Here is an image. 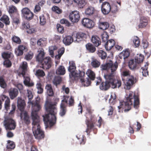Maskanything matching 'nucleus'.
Listing matches in <instances>:
<instances>
[{
	"mask_svg": "<svg viewBox=\"0 0 151 151\" xmlns=\"http://www.w3.org/2000/svg\"><path fill=\"white\" fill-rule=\"evenodd\" d=\"M122 75L125 76H128V79L127 80L125 88L127 89H129L136 82V80L134 77L130 75V72L128 70H125L122 73Z\"/></svg>",
	"mask_w": 151,
	"mask_h": 151,
	"instance_id": "1a4fd4ad",
	"label": "nucleus"
},
{
	"mask_svg": "<svg viewBox=\"0 0 151 151\" xmlns=\"http://www.w3.org/2000/svg\"><path fill=\"white\" fill-rule=\"evenodd\" d=\"M32 131L36 139L40 140L45 137L44 132L41 129L39 123H32Z\"/></svg>",
	"mask_w": 151,
	"mask_h": 151,
	"instance_id": "0eeeda50",
	"label": "nucleus"
},
{
	"mask_svg": "<svg viewBox=\"0 0 151 151\" xmlns=\"http://www.w3.org/2000/svg\"><path fill=\"white\" fill-rule=\"evenodd\" d=\"M80 135L79 137H80ZM77 137L78 139L79 140L80 145H83L85 144L86 141V138L84 135H82L81 137H80L79 138H78V136H77Z\"/></svg>",
	"mask_w": 151,
	"mask_h": 151,
	"instance_id": "49530a36",
	"label": "nucleus"
},
{
	"mask_svg": "<svg viewBox=\"0 0 151 151\" xmlns=\"http://www.w3.org/2000/svg\"><path fill=\"white\" fill-rule=\"evenodd\" d=\"M147 24V20L146 18L142 17L141 18L140 22L138 25L139 28H142L145 27Z\"/></svg>",
	"mask_w": 151,
	"mask_h": 151,
	"instance_id": "a878e982",
	"label": "nucleus"
},
{
	"mask_svg": "<svg viewBox=\"0 0 151 151\" xmlns=\"http://www.w3.org/2000/svg\"><path fill=\"white\" fill-rule=\"evenodd\" d=\"M133 43L136 47H138L140 45V42L138 38L137 37H134L133 40Z\"/></svg>",
	"mask_w": 151,
	"mask_h": 151,
	"instance_id": "603ef678",
	"label": "nucleus"
},
{
	"mask_svg": "<svg viewBox=\"0 0 151 151\" xmlns=\"http://www.w3.org/2000/svg\"><path fill=\"white\" fill-rule=\"evenodd\" d=\"M26 49V47L23 45H19L15 50V53L17 56L22 55L23 54V51Z\"/></svg>",
	"mask_w": 151,
	"mask_h": 151,
	"instance_id": "dca6fc26",
	"label": "nucleus"
},
{
	"mask_svg": "<svg viewBox=\"0 0 151 151\" xmlns=\"http://www.w3.org/2000/svg\"><path fill=\"white\" fill-rule=\"evenodd\" d=\"M9 96L12 99L16 97L18 93L17 89L14 88L11 89L9 91Z\"/></svg>",
	"mask_w": 151,
	"mask_h": 151,
	"instance_id": "aec40b11",
	"label": "nucleus"
},
{
	"mask_svg": "<svg viewBox=\"0 0 151 151\" xmlns=\"http://www.w3.org/2000/svg\"><path fill=\"white\" fill-rule=\"evenodd\" d=\"M94 11V9L93 7L89 6L86 9L85 13L86 15H92Z\"/></svg>",
	"mask_w": 151,
	"mask_h": 151,
	"instance_id": "c9c22d12",
	"label": "nucleus"
},
{
	"mask_svg": "<svg viewBox=\"0 0 151 151\" xmlns=\"http://www.w3.org/2000/svg\"><path fill=\"white\" fill-rule=\"evenodd\" d=\"M92 66L94 68H97L99 67L100 65V62L97 60L94 59H93L91 62Z\"/></svg>",
	"mask_w": 151,
	"mask_h": 151,
	"instance_id": "a18cd8bd",
	"label": "nucleus"
},
{
	"mask_svg": "<svg viewBox=\"0 0 151 151\" xmlns=\"http://www.w3.org/2000/svg\"><path fill=\"white\" fill-rule=\"evenodd\" d=\"M86 74L90 79L93 80L95 78V74L94 72L90 69L88 70L86 72Z\"/></svg>",
	"mask_w": 151,
	"mask_h": 151,
	"instance_id": "473e14b6",
	"label": "nucleus"
},
{
	"mask_svg": "<svg viewBox=\"0 0 151 151\" xmlns=\"http://www.w3.org/2000/svg\"><path fill=\"white\" fill-rule=\"evenodd\" d=\"M69 66L68 70L69 72H73L75 71L76 69L75 64L73 61L69 62Z\"/></svg>",
	"mask_w": 151,
	"mask_h": 151,
	"instance_id": "e433bc0d",
	"label": "nucleus"
},
{
	"mask_svg": "<svg viewBox=\"0 0 151 151\" xmlns=\"http://www.w3.org/2000/svg\"><path fill=\"white\" fill-rule=\"evenodd\" d=\"M41 63L43 66L42 68L44 69H49L51 66L52 60L49 57H47L44 58Z\"/></svg>",
	"mask_w": 151,
	"mask_h": 151,
	"instance_id": "f8f14e48",
	"label": "nucleus"
},
{
	"mask_svg": "<svg viewBox=\"0 0 151 151\" xmlns=\"http://www.w3.org/2000/svg\"><path fill=\"white\" fill-rule=\"evenodd\" d=\"M74 41L72 37L70 36H66L64 38L63 40V43L67 45L70 44Z\"/></svg>",
	"mask_w": 151,
	"mask_h": 151,
	"instance_id": "4be33fe9",
	"label": "nucleus"
},
{
	"mask_svg": "<svg viewBox=\"0 0 151 151\" xmlns=\"http://www.w3.org/2000/svg\"><path fill=\"white\" fill-rule=\"evenodd\" d=\"M97 54L102 59H105L106 58L107 56L106 53L102 50H99L98 51Z\"/></svg>",
	"mask_w": 151,
	"mask_h": 151,
	"instance_id": "c03bdc74",
	"label": "nucleus"
},
{
	"mask_svg": "<svg viewBox=\"0 0 151 151\" xmlns=\"http://www.w3.org/2000/svg\"><path fill=\"white\" fill-rule=\"evenodd\" d=\"M4 122L5 123H15V122L12 118L7 116L4 117Z\"/></svg>",
	"mask_w": 151,
	"mask_h": 151,
	"instance_id": "864d4df0",
	"label": "nucleus"
},
{
	"mask_svg": "<svg viewBox=\"0 0 151 151\" xmlns=\"http://www.w3.org/2000/svg\"><path fill=\"white\" fill-rule=\"evenodd\" d=\"M32 131L36 139L40 140L45 137L44 132L41 129L39 123H32Z\"/></svg>",
	"mask_w": 151,
	"mask_h": 151,
	"instance_id": "423d86ee",
	"label": "nucleus"
},
{
	"mask_svg": "<svg viewBox=\"0 0 151 151\" xmlns=\"http://www.w3.org/2000/svg\"><path fill=\"white\" fill-rule=\"evenodd\" d=\"M22 28L23 29L27 30L30 28L29 23L27 22H24L22 23Z\"/></svg>",
	"mask_w": 151,
	"mask_h": 151,
	"instance_id": "6e6d98bb",
	"label": "nucleus"
},
{
	"mask_svg": "<svg viewBox=\"0 0 151 151\" xmlns=\"http://www.w3.org/2000/svg\"><path fill=\"white\" fill-rule=\"evenodd\" d=\"M12 106V109L10 111V112L9 113V114L10 115H12L14 114L15 111V110L16 109V106L14 104H13L11 106Z\"/></svg>",
	"mask_w": 151,
	"mask_h": 151,
	"instance_id": "052dcab7",
	"label": "nucleus"
},
{
	"mask_svg": "<svg viewBox=\"0 0 151 151\" xmlns=\"http://www.w3.org/2000/svg\"><path fill=\"white\" fill-rule=\"evenodd\" d=\"M78 34L77 33L75 36V38H74V41L75 42H79L81 41L82 39L81 37L78 36Z\"/></svg>",
	"mask_w": 151,
	"mask_h": 151,
	"instance_id": "338daca9",
	"label": "nucleus"
},
{
	"mask_svg": "<svg viewBox=\"0 0 151 151\" xmlns=\"http://www.w3.org/2000/svg\"><path fill=\"white\" fill-rule=\"evenodd\" d=\"M129 53L128 49H126L125 50L123 51L119 55V58L121 59H125L127 58L129 56Z\"/></svg>",
	"mask_w": 151,
	"mask_h": 151,
	"instance_id": "393cba45",
	"label": "nucleus"
},
{
	"mask_svg": "<svg viewBox=\"0 0 151 151\" xmlns=\"http://www.w3.org/2000/svg\"><path fill=\"white\" fill-rule=\"evenodd\" d=\"M28 66L27 63L26 62H23L20 65L19 70L21 71V74L26 73L27 71Z\"/></svg>",
	"mask_w": 151,
	"mask_h": 151,
	"instance_id": "5701e85b",
	"label": "nucleus"
},
{
	"mask_svg": "<svg viewBox=\"0 0 151 151\" xmlns=\"http://www.w3.org/2000/svg\"><path fill=\"white\" fill-rule=\"evenodd\" d=\"M101 37L102 41L104 42H105L106 41H107L109 37V35L107 32H104L101 35Z\"/></svg>",
	"mask_w": 151,
	"mask_h": 151,
	"instance_id": "37998d69",
	"label": "nucleus"
},
{
	"mask_svg": "<svg viewBox=\"0 0 151 151\" xmlns=\"http://www.w3.org/2000/svg\"><path fill=\"white\" fill-rule=\"evenodd\" d=\"M17 11L16 7L13 6L11 5L9 6L8 8V12L10 14H12L13 13L16 12Z\"/></svg>",
	"mask_w": 151,
	"mask_h": 151,
	"instance_id": "de8ad7c7",
	"label": "nucleus"
},
{
	"mask_svg": "<svg viewBox=\"0 0 151 151\" xmlns=\"http://www.w3.org/2000/svg\"><path fill=\"white\" fill-rule=\"evenodd\" d=\"M45 41V39L40 38L37 41V44L39 46H41L43 44H44Z\"/></svg>",
	"mask_w": 151,
	"mask_h": 151,
	"instance_id": "bf43d9fd",
	"label": "nucleus"
},
{
	"mask_svg": "<svg viewBox=\"0 0 151 151\" xmlns=\"http://www.w3.org/2000/svg\"><path fill=\"white\" fill-rule=\"evenodd\" d=\"M69 99V104L70 106L72 105L73 103V99L71 97L66 96H65L64 99L62 100V102L60 105V115L61 116H64L66 112V108L65 104L63 102H65L67 103Z\"/></svg>",
	"mask_w": 151,
	"mask_h": 151,
	"instance_id": "6e6552de",
	"label": "nucleus"
},
{
	"mask_svg": "<svg viewBox=\"0 0 151 151\" xmlns=\"http://www.w3.org/2000/svg\"><path fill=\"white\" fill-rule=\"evenodd\" d=\"M45 107L46 111L49 113L48 114L43 116L45 123H55L56 118L55 114L57 112L55 105L46 101Z\"/></svg>",
	"mask_w": 151,
	"mask_h": 151,
	"instance_id": "f03ea898",
	"label": "nucleus"
},
{
	"mask_svg": "<svg viewBox=\"0 0 151 151\" xmlns=\"http://www.w3.org/2000/svg\"><path fill=\"white\" fill-rule=\"evenodd\" d=\"M1 99L5 101L4 107L5 109L8 111L10 107V100L9 98L7 96L4 95L1 96Z\"/></svg>",
	"mask_w": 151,
	"mask_h": 151,
	"instance_id": "4468645a",
	"label": "nucleus"
},
{
	"mask_svg": "<svg viewBox=\"0 0 151 151\" xmlns=\"http://www.w3.org/2000/svg\"><path fill=\"white\" fill-rule=\"evenodd\" d=\"M6 147L7 149L9 150L13 149L15 147L14 142L13 141L8 140Z\"/></svg>",
	"mask_w": 151,
	"mask_h": 151,
	"instance_id": "f704fd0d",
	"label": "nucleus"
},
{
	"mask_svg": "<svg viewBox=\"0 0 151 151\" xmlns=\"http://www.w3.org/2000/svg\"><path fill=\"white\" fill-rule=\"evenodd\" d=\"M33 56V53L31 52H28L27 54L26 55L25 59L27 60L31 59Z\"/></svg>",
	"mask_w": 151,
	"mask_h": 151,
	"instance_id": "5fc2aeb1",
	"label": "nucleus"
},
{
	"mask_svg": "<svg viewBox=\"0 0 151 151\" xmlns=\"http://www.w3.org/2000/svg\"><path fill=\"white\" fill-rule=\"evenodd\" d=\"M91 41L96 46H99L101 43L100 38L97 36H93L91 38Z\"/></svg>",
	"mask_w": 151,
	"mask_h": 151,
	"instance_id": "cd10ccee",
	"label": "nucleus"
},
{
	"mask_svg": "<svg viewBox=\"0 0 151 151\" xmlns=\"http://www.w3.org/2000/svg\"><path fill=\"white\" fill-rule=\"evenodd\" d=\"M12 41L17 44H20L21 43V41L20 38L16 36H14L12 38Z\"/></svg>",
	"mask_w": 151,
	"mask_h": 151,
	"instance_id": "09e8293b",
	"label": "nucleus"
},
{
	"mask_svg": "<svg viewBox=\"0 0 151 151\" xmlns=\"http://www.w3.org/2000/svg\"><path fill=\"white\" fill-rule=\"evenodd\" d=\"M30 102L32 104V107L31 116L33 121L32 123H39L40 121L36 112L40 110L41 109V105L38 101H36L34 103L31 102Z\"/></svg>",
	"mask_w": 151,
	"mask_h": 151,
	"instance_id": "39448f33",
	"label": "nucleus"
},
{
	"mask_svg": "<svg viewBox=\"0 0 151 151\" xmlns=\"http://www.w3.org/2000/svg\"><path fill=\"white\" fill-rule=\"evenodd\" d=\"M11 55V54L8 52H4L2 54V57L4 59H8L10 57Z\"/></svg>",
	"mask_w": 151,
	"mask_h": 151,
	"instance_id": "4d7b16f0",
	"label": "nucleus"
},
{
	"mask_svg": "<svg viewBox=\"0 0 151 151\" xmlns=\"http://www.w3.org/2000/svg\"><path fill=\"white\" fill-rule=\"evenodd\" d=\"M86 47L87 50L91 52H93L96 50L95 47L91 43L86 44Z\"/></svg>",
	"mask_w": 151,
	"mask_h": 151,
	"instance_id": "72a5a7b5",
	"label": "nucleus"
},
{
	"mask_svg": "<svg viewBox=\"0 0 151 151\" xmlns=\"http://www.w3.org/2000/svg\"><path fill=\"white\" fill-rule=\"evenodd\" d=\"M57 29L58 32L60 33H63L64 32L63 27L60 24L57 25Z\"/></svg>",
	"mask_w": 151,
	"mask_h": 151,
	"instance_id": "774afa93",
	"label": "nucleus"
},
{
	"mask_svg": "<svg viewBox=\"0 0 151 151\" xmlns=\"http://www.w3.org/2000/svg\"><path fill=\"white\" fill-rule=\"evenodd\" d=\"M69 17L72 22H77L80 18L79 12L77 11H73L70 13Z\"/></svg>",
	"mask_w": 151,
	"mask_h": 151,
	"instance_id": "9b49d317",
	"label": "nucleus"
},
{
	"mask_svg": "<svg viewBox=\"0 0 151 151\" xmlns=\"http://www.w3.org/2000/svg\"><path fill=\"white\" fill-rule=\"evenodd\" d=\"M83 24L88 28H92L94 26V23L91 20L88 18H84L82 21Z\"/></svg>",
	"mask_w": 151,
	"mask_h": 151,
	"instance_id": "2eb2a0df",
	"label": "nucleus"
},
{
	"mask_svg": "<svg viewBox=\"0 0 151 151\" xmlns=\"http://www.w3.org/2000/svg\"><path fill=\"white\" fill-rule=\"evenodd\" d=\"M40 23L41 25H44L46 23V20L45 16L42 15L40 17Z\"/></svg>",
	"mask_w": 151,
	"mask_h": 151,
	"instance_id": "8fccbe9b",
	"label": "nucleus"
},
{
	"mask_svg": "<svg viewBox=\"0 0 151 151\" xmlns=\"http://www.w3.org/2000/svg\"><path fill=\"white\" fill-rule=\"evenodd\" d=\"M38 54L36 56V60L40 63H41L44 59L45 55L44 50L42 49H39L38 50Z\"/></svg>",
	"mask_w": 151,
	"mask_h": 151,
	"instance_id": "a211bd4d",
	"label": "nucleus"
},
{
	"mask_svg": "<svg viewBox=\"0 0 151 151\" xmlns=\"http://www.w3.org/2000/svg\"><path fill=\"white\" fill-rule=\"evenodd\" d=\"M55 123H45V129H50Z\"/></svg>",
	"mask_w": 151,
	"mask_h": 151,
	"instance_id": "0e129e2a",
	"label": "nucleus"
},
{
	"mask_svg": "<svg viewBox=\"0 0 151 151\" xmlns=\"http://www.w3.org/2000/svg\"><path fill=\"white\" fill-rule=\"evenodd\" d=\"M0 86L3 88H5L6 86L4 76H0Z\"/></svg>",
	"mask_w": 151,
	"mask_h": 151,
	"instance_id": "58836bf2",
	"label": "nucleus"
},
{
	"mask_svg": "<svg viewBox=\"0 0 151 151\" xmlns=\"http://www.w3.org/2000/svg\"><path fill=\"white\" fill-rule=\"evenodd\" d=\"M96 123H86L87 128L86 132L88 134H90L92 130L96 131V126L94 125Z\"/></svg>",
	"mask_w": 151,
	"mask_h": 151,
	"instance_id": "6ab92c4d",
	"label": "nucleus"
},
{
	"mask_svg": "<svg viewBox=\"0 0 151 151\" xmlns=\"http://www.w3.org/2000/svg\"><path fill=\"white\" fill-rule=\"evenodd\" d=\"M24 78V84L28 86H33V83L30 82V78L29 76L26 73L24 74H21Z\"/></svg>",
	"mask_w": 151,
	"mask_h": 151,
	"instance_id": "f3484780",
	"label": "nucleus"
},
{
	"mask_svg": "<svg viewBox=\"0 0 151 151\" xmlns=\"http://www.w3.org/2000/svg\"><path fill=\"white\" fill-rule=\"evenodd\" d=\"M109 24L106 22H99L98 23L99 28L102 30H105L107 29L109 27Z\"/></svg>",
	"mask_w": 151,
	"mask_h": 151,
	"instance_id": "b1692460",
	"label": "nucleus"
},
{
	"mask_svg": "<svg viewBox=\"0 0 151 151\" xmlns=\"http://www.w3.org/2000/svg\"><path fill=\"white\" fill-rule=\"evenodd\" d=\"M60 23L62 24H64L66 26H69L70 25V23L66 19H63L61 20L60 21Z\"/></svg>",
	"mask_w": 151,
	"mask_h": 151,
	"instance_id": "680f3d73",
	"label": "nucleus"
},
{
	"mask_svg": "<svg viewBox=\"0 0 151 151\" xmlns=\"http://www.w3.org/2000/svg\"><path fill=\"white\" fill-rule=\"evenodd\" d=\"M35 75L38 76L43 77L45 76V73L42 70H38L36 72Z\"/></svg>",
	"mask_w": 151,
	"mask_h": 151,
	"instance_id": "3c124183",
	"label": "nucleus"
},
{
	"mask_svg": "<svg viewBox=\"0 0 151 151\" xmlns=\"http://www.w3.org/2000/svg\"><path fill=\"white\" fill-rule=\"evenodd\" d=\"M111 10V7L109 3L107 2L103 3L101 6V11L102 13L105 14H108Z\"/></svg>",
	"mask_w": 151,
	"mask_h": 151,
	"instance_id": "ddd939ff",
	"label": "nucleus"
},
{
	"mask_svg": "<svg viewBox=\"0 0 151 151\" xmlns=\"http://www.w3.org/2000/svg\"><path fill=\"white\" fill-rule=\"evenodd\" d=\"M57 47L55 46H52L49 47V51L50 55L52 57L54 56V51L57 50Z\"/></svg>",
	"mask_w": 151,
	"mask_h": 151,
	"instance_id": "4c0bfd02",
	"label": "nucleus"
},
{
	"mask_svg": "<svg viewBox=\"0 0 151 151\" xmlns=\"http://www.w3.org/2000/svg\"><path fill=\"white\" fill-rule=\"evenodd\" d=\"M17 107L21 111V119H23L24 122H30L29 118L27 112L24 110L25 106V104L24 100L18 97L17 101Z\"/></svg>",
	"mask_w": 151,
	"mask_h": 151,
	"instance_id": "20e7f679",
	"label": "nucleus"
},
{
	"mask_svg": "<svg viewBox=\"0 0 151 151\" xmlns=\"http://www.w3.org/2000/svg\"><path fill=\"white\" fill-rule=\"evenodd\" d=\"M22 14L24 17L27 20H30L33 18V14L27 8H24L22 10Z\"/></svg>",
	"mask_w": 151,
	"mask_h": 151,
	"instance_id": "9d476101",
	"label": "nucleus"
},
{
	"mask_svg": "<svg viewBox=\"0 0 151 151\" xmlns=\"http://www.w3.org/2000/svg\"><path fill=\"white\" fill-rule=\"evenodd\" d=\"M137 63L136 61L133 60H130L129 62V68L131 70H133L134 69L137 65Z\"/></svg>",
	"mask_w": 151,
	"mask_h": 151,
	"instance_id": "2f4dec72",
	"label": "nucleus"
},
{
	"mask_svg": "<svg viewBox=\"0 0 151 151\" xmlns=\"http://www.w3.org/2000/svg\"><path fill=\"white\" fill-rule=\"evenodd\" d=\"M52 10L58 14H60L62 12V10L58 6H54L52 8Z\"/></svg>",
	"mask_w": 151,
	"mask_h": 151,
	"instance_id": "13d9d810",
	"label": "nucleus"
},
{
	"mask_svg": "<svg viewBox=\"0 0 151 151\" xmlns=\"http://www.w3.org/2000/svg\"><path fill=\"white\" fill-rule=\"evenodd\" d=\"M0 20L6 24H9V23L10 22L9 18L6 15L3 16L1 18Z\"/></svg>",
	"mask_w": 151,
	"mask_h": 151,
	"instance_id": "a19ab883",
	"label": "nucleus"
},
{
	"mask_svg": "<svg viewBox=\"0 0 151 151\" xmlns=\"http://www.w3.org/2000/svg\"><path fill=\"white\" fill-rule=\"evenodd\" d=\"M148 64L146 63L145 64L144 67H142L141 68L142 70V75L144 76H147L148 75V71L147 70Z\"/></svg>",
	"mask_w": 151,
	"mask_h": 151,
	"instance_id": "c85d7f7f",
	"label": "nucleus"
},
{
	"mask_svg": "<svg viewBox=\"0 0 151 151\" xmlns=\"http://www.w3.org/2000/svg\"><path fill=\"white\" fill-rule=\"evenodd\" d=\"M118 64L116 62L113 63L112 61H110L105 64L102 65L101 68L103 70H110L111 73L105 75L104 76L106 79L105 82L101 83L100 89L102 90H106L110 87L113 88H119L121 85V82L120 80H116L114 78L116 70Z\"/></svg>",
	"mask_w": 151,
	"mask_h": 151,
	"instance_id": "f257e3e1",
	"label": "nucleus"
},
{
	"mask_svg": "<svg viewBox=\"0 0 151 151\" xmlns=\"http://www.w3.org/2000/svg\"><path fill=\"white\" fill-rule=\"evenodd\" d=\"M61 81V77L60 76H58L54 78L52 82L54 84L57 86L58 84L60 83Z\"/></svg>",
	"mask_w": 151,
	"mask_h": 151,
	"instance_id": "79ce46f5",
	"label": "nucleus"
},
{
	"mask_svg": "<svg viewBox=\"0 0 151 151\" xmlns=\"http://www.w3.org/2000/svg\"><path fill=\"white\" fill-rule=\"evenodd\" d=\"M65 72V69L64 66L61 65L56 70V73L58 75H63Z\"/></svg>",
	"mask_w": 151,
	"mask_h": 151,
	"instance_id": "c756f323",
	"label": "nucleus"
},
{
	"mask_svg": "<svg viewBox=\"0 0 151 151\" xmlns=\"http://www.w3.org/2000/svg\"><path fill=\"white\" fill-rule=\"evenodd\" d=\"M6 130L14 129L16 126V123H4Z\"/></svg>",
	"mask_w": 151,
	"mask_h": 151,
	"instance_id": "7c9ffc66",
	"label": "nucleus"
},
{
	"mask_svg": "<svg viewBox=\"0 0 151 151\" xmlns=\"http://www.w3.org/2000/svg\"><path fill=\"white\" fill-rule=\"evenodd\" d=\"M144 57L142 54L137 55L135 59V60L137 63H140L143 61Z\"/></svg>",
	"mask_w": 151,
	"mask_h": 151,
	"instance_id": "ea45409f",
	"label": "nucleus"
},
{
	"mask_svg": "<svg viewBox=\"0 0 151 151\" xmlns=\"http://www.w3.org/2000/svg\"><path fill=\"white\" fill-rule=\"evenodd\" d=\"M80 81L82 83L85 82L87 83L86 84H84V86H88L91 83V81L89 79H87V80H86L85 81L84 79L81 78L80 79Z\"/></svg>",
	"mask_w": 151,
	"mask_h": 151,
	"instance_id": "e2e57ef3",
	"label": "nucleus"
},
{
	"mask_svg": "<svg viewBox=\"0 0 151 151\" xmlns=\"http://www.w3.org/2000/svg\"><path fill=\"white\" fill-rule=\"evenodd\" d=\"M45 89L48 95L49 96H52L54 95V92L52 86L50 84H47L45 86Z\"/></svg>",
	"mask_w": 151,
	"mask_h": 151,
	"instance_id": "bb28decb",
	"label": "nucleus"
},
{
	"mask_svg": "<svg viewBox=\"0 0 151 151\" xmlns=\"http://www.w3.org/2000/svg\"><path fill=\"white\" fill-rule=\"evenodd\" d=\"M27 92L28 98L29 100V101L30 102V101L32 98L33 96L32 94V92L31 91L29 90H27Z\"/></svg>",
	"mask_w": 151,
	"mask_h": 151,
	"instance_id": "69168bd1",
	"label": "nucleus"
},
{
	"mask_svg": "<svg viewBox=\"0 0 151 151\" xmlns=\"http://www.w3.org/2000/svg\"><path fill=\"white\" fill-rule=\"evenodd\" d=\"M115 45V41L111 39L107 41L105 45V47L106 50H109L113 47Z\"/></svg>",
	"mask_w": 151,
	"mask_h": 151,
	"instance_id": "412c9836",
	"label": "nucleus"
},
{
	"mask_svg": "<svg viewBox=\"0 0 151 151\" xmlns=\"http://www.w3.org/2000/svg\"><path fill=\"white\" fill-rule=\"evenodd\" d=\"M124 104L125 107H127L128 109H125L124 111H128L130 110L131 106H132L133 104V106L134 108H137V106L139 104V99L137 96H136L135 94L132 92H130L129 94L127 95L126 97V101L124 102L121 103L118 106L119 109L122 108L123 104Z\"/></svg>",
	"mask_w": 151,
	"mask_h": 151,
	"instance_id": "7ed1b4c3",
	"label": "nucleus"
}]
</instances>
